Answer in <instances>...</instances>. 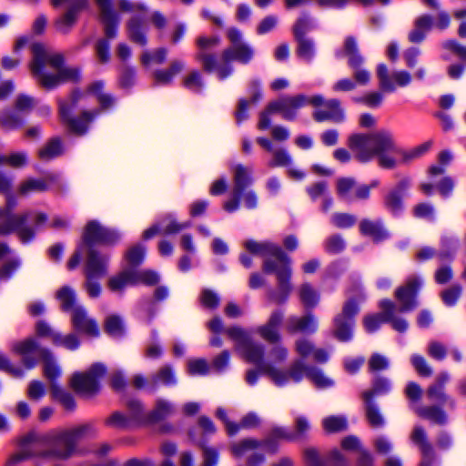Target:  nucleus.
Masks as SVG:
<instances>
[{
  "instance_id": "nucleus-1",
  "label": "nucleus",
  "mask_w": 466,
  "mask_h": 466,
  "mask_svg": "<svg viewBox=\"0 0 466 466\" xmlns=\"http://www.w3.org/2000/svg\"><path fill=\"white\" fill-rule=\"evenodd\" d=\"M347 145L357 160L369 162L377 156L379 165L384 168H394L399 158L407 159L411 156L398 147L392 132L386 128L353 133L348 137Z\"/></svg>"
},
{
  "instance_id": "nucleus-2",
  "label": "nucleus",
  "mask_w": 466,
  "mask_h": 466,
  "mask_svg": "<svg viewBox=\"0 0 466 466\" xmlns=\"http://www.w3.org/2000/svg\"><path fill=\"white\" fill-rule=\"evenodd\" d=\"M33 59L29 65L31 74L37 83L46 88L53 89L66 82H76L80 79V69L64 66V56L41 43L31 45Z\"/></svg>"
},
{
  "instance_id": "nucleus-3",
  "label": "nucleus",
  "mask_w": 466,
  "mask_h": 466,
  "mask_svg": "<svg viewBox=\"0 0 466 466\" xmlns=\"http://www.w3.org/2000/svg\"><path fill=\"white\" fill-rule=\"evenodd\" d=\"M245 248L254 255L264 257V272L276 275L278 287L268 292V299L276 304L285 303L292 291L290 258L271 242L247 240Z\"/></svg>"
},
{
  "instance_id": "nucleus-4",
  "label": "nucleus",
  "mask_w": 466,
  "mask_h": 466,
  "mask_svg": "<svg viewBox=\"0 0 466 466\" xmlns=\"http://www.w3.org/2000/svg\"><path fill=\"white\" fill-rule=\"evenodd\" d=\"M228 336L236 341L237 350L240 351L243 358L251 363L258 366L260 372L268 374L262 369L264 365H271L276 368V363H281L285 361L289 356V350L283 345L275 343L276 345L271 348L268 352V360H264V347L252 341L250 336L246 330L239 327H233L227 330ZM277 369H279L277 367ZM282 370L281 368H279Z\"/></svg>"
},
{
  "instance_id": "nucleus-5",
  "label": "nucleus",
  "mask_w": 466,
  "mask_h": 466,
  "mask_svg": "<svg viewBox=\"0 0 466 466\" xmlns=\"http://www.w3.org/2000/svg\"><path fill=\"white\" fill-rule=\"evenodd\" d=\"M262 369L268 374L270 380L277 386H284L289 380L299 382L304 377L309 379L316 387L321 389L331 387L334 383L321 370L314 366L307 365L300 359L294 360L288 370L277 369L271 365H264Z\"/></svg>"
},
{
  "instance_id": "nucleus-6",
  "label": "nucleus",
  "mask_w": 466,
  "mask_h": 466,
  "mask_svg": "<svg viewBox=\"0 0 466 466\" xmlns=\"http://www.w3.org/2000/svg\"><path fill=\"white\" fill-rule=\"evenodd\" d=\"M227 37L231 43V46L225 49L221 54L219 66L217 67V74L219 79H225L231 75L233 68L231 62L236 60L242 64L248 63L253 57V49L242 42L241 32L235 28H228L227 31Z\"/></svg>"
},
{
  "instance_id": "nucleus-7",
  "label": "nucleus",
  "mask_w": 466,
  "mask_h": 466,
  "mask_svg": "<svg viewBox=\"0 0 466 466\" xmlns=\"http://www.w3.org/2000/svg\"><path fill=\"white\" fill-rule=\"evenodd\" d=\"M96 433L94 426L90 423L83 424L66 431H51L46 439H55V443L61 445L62 448H54L45 453V456H53L58 459H67L71 457L76 448L77 442L88 436Z\"/></svg>"
},
{
  "instance_id": "nucleus-8",
  "label": "nucleus",
  "mask_w": 466,
  "mask_h": 466,
  "mask_svg": "<svg viewBox=\"0 0 466 466\" xmlns=\"http://www.w3.org/2000/svg\"><path fill=\"white\" fill-rule=\"evenodd\" d=\"M106 365L100 362L95 363L86 371L72 375L71 388L84 397H92L99 391V380L106 374Z\"/></svg>"
},
{
  "instance_id": "nucleus-9",
  "label": "nucleus",
  "mask_w": 466,
  "mask_h": 466,
  "mask_svg": "<svg viewBox=\"0 0 466 466\" xmlns=\"http://www.w3.org/2000/svg\"><path fill=\"white\" fill-rule=\"evenodd\" d=\"M31 216L30 212L9 215L0 208V235L15 232L23 243L30 241L35 237V230L25 224Z\"/></svg>"
},
{
  "instance_id": "nucleus-10",
  "label": "nucleus",
  "mask_w": 466,
  "mask_h": 466,
  "mask_svg": "<svg viewBox=\"0 0 466 466\" xmlns=\"http://www.w3.org/2000/svg\"><path fill=\"white\" fill-rule=\"evenodd\" d=\"M108 258L96 250H90L86 260V291L92 298H96L101 292L100 285L94 279L104 277L107 270Z\"/></svg>"
},
{
  "instance_id": "nucleus-11",
  "label": "nucleus",
  "mask_w": 466,
  "mask_h": 466,
  "mask_svg": "<svg viewBox=\"0 0 466 466\" xmlns=\"http://www.w3.org/2000/svg\"><path fill=\"white\" fill-rule=\"evenodd\" d=\"M120 238V234L113 229L103 227L96 220L89 221L83 232L82 236V248H86L87 258L89 257L90 250H95L93 245L96 243L101 244H114Z\"/></svg>"
},
{
  "instance_id": "nucleus-12",
  "label": "nucleus",
  "mask_w": 466,
  "mask_h": 466,
  "mask_svg": "<svg viewBox=\"0 0 466 466\" xmlns=\"http://www.w3.org/2000/svg\"><path fill=\"white\" fill-rule=\"evenodd\" d=\"M251 173L252 170L250 167L240 164L236 165L233 167L234 187L232 198L227 200L223 205V208L227 212L232 213L238 209L242 192L248 186L251 185L252 183Z\"/></svg>"
},
{
  "instance_id": "nucleus-13",
  "label": "nucleus",
  "mask_w": 466,
  "mask_h": 466,
  "mask_svg": "<svg viewBox=\"0 0 466 466\" xmlns=\"http://www.w3.org/2000/svg\"><path fill=\"white\" fill-rule=\"evenodd\" d=\"M308 105V96L298 94L295 96H281L268 106L269 112H278L281 114L286 120H294L297 116V111Z\"/></svg>"
},
{
  "instance_id": "nucleus-14",
  "label": "nucleus",
  "mask_w": 466,
  "mask_h": 466,
  "mask_svg": "<svg viewBox=\"0 0 466 466\" xmlns=\"http://www.w3.org/2000/svg\"><path fill=\"white\" fill-rule=\"evenodd\" d=\"M377 186V181L370 185H358L351 177H339L336 182V192L341 199L352 202L367 199L370 197V189Z\"/></svg>"
},
{
  "instance_id": "nucleus-15",
  "label": "nucleus",
  "mask_w": 466,
  "mask_h": 466,
  "mask_svg": "<svg viewBox=\"0 0 466 466\" xmlns=\"http://www.w3.org/2000/svg\"><path fill=\"white\" fill-rule=\"evenodd\" d=\"M359 311L358 304L353 299H349L342 309V313L334 319V337L340 341H347L352 337V324L351 318Z\"/></svg>"
},
{
  "instance_id": "nucleus-16",
  "label": "nucleus",
  "mask_w": 466,
  "mask_h": 466,
  "mask_svg": "<svg viewBox=\"0 0 466 466\" xmlns=\"http://www.w3.org/2000/svg\"><path fill=\"white\" fill-rule=\"evenodd\" d=\"M219 43L220 38L218 36L201 35L196 40L198 46L196 59L201 63L203 68L208 72H217V67L219 66V60L211 53V50L217 47Z\"/></svg>"
},
{
  "instance_id": "nucleus-17",
  "label": "nucleus",
  "mask_w": 466,
  "mask_h": 466,
  "mask_svg": "<svg viewBox=\"0 0 466 466\" xmlns=\"http://www.w3.org/2000/svg\"><path fill=\"white\" fill-rule=\"evenodd\" d=\"M376 73L380 88L383 92H394L397 86L403 87L411 82V76L409 72L400 70L390 73L384 64L378 65Z\"/></svg>"
},
{
  "instance_id": "nucleus-18",
  "label": "nucleus",
  "mask_w": 466,
  "mask_h": 466,
  "mask_svg": "<svg viewBox=\"0 0 466 466\" xmlns=\"http://www.w3.org/2000/svg\"><path fill=\"white\" fill-rule=\"evenodd\" d=\"M411 186L410 177L400 178L384 196L383 204L387 210L396 215L404 208V198Z\"/></svg>"
},
{
  "instance_id": "nucleus-19",
  "label": "nucleus",
  "mask_w": 466,
  "mask_h": 466,
  "mask_svg": "<svg viewBox=\"0 0 466 466\" xmlns=\"http://www.w3.org/2000/svg\"><path fill=\"white\" fill-rule=\"evenodd\" d=\"M80 95L74 94L73 102L71 106L65 103L60 104V116L62 120L66 123L68 127L75 133L83 134L86 132L87 124L92 121L99 113V110L84 111L79 119L71 118L69 114L72 107L76 105Z\"/></svg>"
},
{
  "instance_id": "nucleus-20",
  "label": "nucleus",
  "mask_w": 466,
  "mask_h": 466,
  "mask_svg": "<svg viewBox=\"0 0 466 466\" xmlns=\"http://www.w3.org/2000/svg\"><path fill=\"white\" fill-rule=\"evenodd\" d=\"M99 10L100 21L104 25L105 35L107 39L116 36V27L119 16L112 7L111 0H95Z\"/></svg>"
},
{
  "instance_id": "nucleus-21",
  "label": "nucleus",
  "mask_w": 466,
  "mask_h": 466,
  "mask_svg": "<svg viewBox=\"0 0 466 466\" xmlns=\"http://www.w3.org/2000/svg\"><path fill=\"white\" fill-rule=\"evenodd\" d=\"M71 321L73 327L79 332L90 337H96L99 334L97 323L87 314V311L82 306H76V308L72 309Z\"/></svg>"
},
{
  "instance_id": "nucleus-22",
  "label": "nucleus",
  "mask_w": 466,
  "mask_h": 466,
  "mask_svg": "<svg viewBox=\"0 0 466 466\" xmlns=\"http://www.w3.org/2000/svg\"><path fill=\"white\" fill-rule=\"evenodd\" d=\"M421 282L417 278L408 280L407 284L396 290V298L400 302V310L406 312L416 307L415 296Z\"/></svg>"
},
{
  "instance_id": "nucleus-23",
  "label": "nucleus",
  "mask_w": 466,
  "mask_h": 466,
  "mask_svg": "<svg viewBox=\"0 0 466 466\" xmlns=\"http://www.w3.org/2000/svg\"><path fill=\"white\" fill-rule=\"evenodd\" d=\"M283 312L281 310H275L269 316L268 321L257 329L260 337L269 342H279L281 336L279 328L283 320Z\"/></svg>"
},
{
  "instance_id": "nucleus-24",
  "label": "nucleus",
  "mask_w": 466,
  "mask_h": 466,
  "mask_svg": "<svg viewBox=\"0 0 466 466\" xmlns=\"http://www.w3.org/2000/svg\"><path fill=\"white\" fill-rule=\"evenodd\" d=\"M14 352L23 356V363L27 369L33 368L35 363V358L33 355H38L41 357V350L34 339H26L22 341L15 342L12 346Z\"/></svg>"
},
{
  "instance_id": "nucleus-25",
  "label": "nucleus",
  "mask_w": 466,
  "mask_h": 466,
  "mask_svg": "<svg viewBox=\"0 0 466 466\" xmlns=\"http://www.w3.org/2000/svg\"><path fill=\"white\" fill-rule=\"evenodd\" d=\"M326 109L317 110L313 114V117L318 122L330 120L334 123H341L345 120V111L341 106L340 101L336 98L327 100L325 103Z\"/></svg>"
},
{
  "instance_id": "nucleus-26",
  "label": "nucleus",
  "mask_w": 466,
  "mask_h": 466,
  "mask_svg": "<svg viewBox=\"0 0 466 466\" xmlns=\"http://www.w3.org/2000/svg\"><path fill=\"white\" fill-rule=\"evenodd\" d=\"M451 375L448 371L440 372L434 379V381L427 389V396L440 403L451 402L453 405L454 401L450 399L445 392V386L450 381Z\"/></svg>"
},
{
  "instance_id": "nucleus-27",
  "label": "nucleus",
  "mask_w": 466,
  "mask_h": 466,
  "mask_svg": "<svg viewBox=\"0 0 466 466\" xmlns=\"http://www.w3.org/2000/svg\"><path fill=\"white\" fill-rule=\"evenodd\" d=\"M410 439L419 447L422 454L423 461L420 466H429L433 461L435 453L432 445L428 441L425 430L420 426H415Z\"/></svg>"
},
{
  "instance_id": "nucleus-28",
  "label": "nucleus",
  "mask_w": 466,
  "mask_h": 466,
  "mask_svg": "<svg viewBox=\"0 0 466 466\" xmlns=\"http://www.w3.org/2000/svg\"><path fill=\"white\" fill-rule=\"evenodd\" d=\"M249 99H240L236 111L238 122H241L248 117V108L257 104L262 97L261 83L258 80H252L249 84Z\"/></svg>"
},
{
  "instance_id": "nucleus-29",
  "label": "nucleus",
  "mask_w": 466,
  "mask_h": 466,
  "mask_svg": "<svg viewBox=\"0 0 466 466\" xmlns=\"http://www.w3.org/2000/svg\"><path fill=\"white\" fill-rule=\"evenodd\" d=\"M318 329V321L312 314L303 317H289L287 320V330L290 333H314Z\"/></svg>"
},
{
  "instance_id": "nucleus-30",
  "label": "nucleus",
  "mask_w": 466,
  "mask_h": 466,
  "mask_svg": "<svg viewBox=\"0 0 466 466\" xmlns=\"http://www.w3.org/2000/svg\"><path fill=\"white\" fill-rule=\"evenodd\" d=\"M86 0H72V6L56 21V29L67 34L76 21L77 12L84 6Z\"/></svg>"
},
{
  "instance_id": "nucleus-31",
  "label": "nucleus",
  "mask_w": 466,
  "mask_h": 466,
  "mask_svg": "<svg viewBox=\"0 0 466 466\" xmlns=\"http://www.w3.org/2000/svg\"><path fill=\"white\" fill-rule=\"evenodd\" d=\"M56 175H49L44 178H28L21 183L19 187L20 195H28L34 192H44L48 189L49 185L56 181Z\"/></svg>"
},
{
  "instance_id": "nucleus-32",
  "label": "nucleus",
  "mask_w": 466,
  "mask_h": 466,
  "mask_svg": "<svg viewBox=\"0 0 466 466\" xmlns=\"http://www.w3.org/2000/svg\"><path fill=\"white\" fill-rule=\"evenodd\" d=\"M341 54L348 57V64L350 67L360 66L364 62V57L359 51L357 41L352 36H348L345 39Z\"/></svg>"
},
{
  "instance_id": "nucleus-33",
  "label": "nucleus",
  "mask_w": 466,
  "mask_h": 466,
  "mask_svg": "<svg viewBox=\"0 0 466 466\" xmlns=\"http://www.w3.org/2000/svg\"><path fill=\"white\" fill-rule=\"evenodd\" d=\"M136 278L133 268L126 269L118 275L112 277L108 281V287L114 292H121L127 286L136 285Z\"/></svg>"
},
{
  "instance_id": "nucleus-34",
  "label": "nucleus",
  "mask_w": 466,
  "mask_h": 466,
  "mask_svg": "<svg viewBox=\"0 0 466 466\" xmlns=\"http://www.w3.org/2000/svg\"><path fill=\"white\" fill-rule=\"evenodd\" d=\"M175 411L174 405L164 399H157L154 409L147 414L150 422H157L172 415Z\"/></svg>"
},
{
  "instance_id": "nucleus-35",
  "label": "nucleus",
  "mask_w": 466,
  "mask_h": 466,
  "mask_svg": "<svg viewBox=\"0 0 466 466\" xmlns=\"http://www.w3.org/2000/svg\"><path fill=\"white\" fill-rule=\"evenodd\" d=\"M380 307L384 310V320L390 322L394 329L403 332L408 329L405 319L395 317V306L390 300L381 301Z\"/></svg>"
},
{
  "instance_id": "nucleus-36",
  "label": "nucleus",
  "mask_w": 466,
  "mask_h": 466,
  "mask_svg": "<svg viewBox=\"0 0 466 466\" xmlns=\"http://www.w3.org/2000/svg\"><path fill=\"white\" fill-rule=\"evenodd\" d=\"M432 25L431 18L429 15H422L415 22L414 29L410 33L409 39L413 43L421 42Z\"/></svg>"
},
{
  "instance_id": "nucleus-37",
  "label": "nucleus",
  "mask_w": 466,
  "mask_h": 466,
  "mask_svg": "<svg viewBox=\"0 0 466 466\" xmlns=\"http://www.w3.org/2000/svg\"><path fill=\"white\" fill-rule=\"evenodd\" d=\"M41 358L44 360L45 376L50 380V385L56 383L55 380L60 377L62 373L60 367L47 350H41Z\"/></svg>"
},
{
  "instance_id": "nucleus-38",
  "label": "nucleus",
  "mask_w": 466,
  "mask_h": 466,
  "mask_svg": "<svg viewBox=\"0 0 466 466\" xmlns=\"http://www.w3.org/2000/svg\"><path fill=\"white\" fill-rule=\"evenodd\" d=\"M177 383V378L174 370L169 365L161 367L151 379L152 389L157 384L165 386H173Z\"/></svg>"
},
{
  "instance_id": "nucleus-39",
  "label": "nucleus",
  "mask_w": 466,
  "mask_h": 466,
  "mask_svg": "<svg viewBox=\"0 0 466 466\" xmlns=\"http://www.w3.org/2000/svg\"><path fill=\"white\" fill-rule=\"evenodd\" d=\"M417 414L437 424H444L447 421L445 411L437 406L420 407L416 410Z\"/></svg>"
},
{
  "instance_id": "nucleus-40",
  "label": "nucleus",
  "mask_w": 466,
  "mask_h": 466,
  "mask_svg": "<svg viewBox=\"0 0 466 466\" xmlns=\"http://www.w3.org/2000/svg\"><path fill=\"white\" fill-rule=\"evenodd\" d=\"M56 299L60 307L64 311L72 312V309L76 308V292L68 286H65L57 290Z\"/></svg>"
},
{
  "instance_id": "nucleus-41",
  "label": "nucleus",
  "mask_w": 466,
  "mask_h": 466,
  "mask_svg": "<svg viewBox=\"0 0 466 466\" xmlns=\"http://www.w3.org/2000/svg\"><path fill=\"white\" fill-rule=\"evenodd\" d=\"M264 441L255 439H244L231 445V452L236 457H242L249 451L258 449Z\"/></svg>"
},
{
  "instance_id": "nucleus-42",
  "label": "nucleus",
  "mask_w": 466,
  "mask_h": 466,
  "mask_svg": "<svg viewBox=\"0 0 466 466\" xmlns=\"http://www.w3.org/2000/svg\"><path fill=\"white\" fill-rule=\"evenodd\" d=\"M127 32L129 38L141 46L147 44V37L142 30V22L137 17H132L127 24Z\"/></svg>"
},
{
  "instance_id": "nucleus-43",
  "label": "nucleus",
  "mask_w": 466,
  "mask_h": 466,
  "mask_svg": "<svg viewBox=\"0 0 466 466\" xmlns=\"http://www.w3.org/2000/svg\"><path fill=\"white\" fill-rule=\"evenodd\" d=\"M322 426L326 432L335 433L347 429V419L343 416H328L322 420Z\"/></svg>"
},
{
  "instance_id": "nucleus-44",
  "label": "nucleus",
  "mask_w": 466,
  "mask_h": 466,
  "mask_svg": "<svg viewBox=\"0 0 466 466\" xmlns=\"http://www.w3.org/2000/svg\"><path fill=\"white\" fill-rule=\"evenodd\" d=\"M360 228L364 235L370 236L377 241L388 236L387 231L380 224L370 220H363L360 225Z\"/></svg>"
},
{
  "instance_id": "nucleus-45",
  "label": "nucleus",
  "mask_w": 466,
  "mask_h": 466,
  "mask_svg": "<svg viewBox=\"0 0 466 466\" xmlns=\"http://www.w3.org/2000/svg\"><path fill=\"white\" fill-rule=\"evenodd\" d=\"M364 401H365L366 417L368 419L369 423L372 427H381L384 424V419H383L379 408L370 400H364Z\"/></svg>"
},
{
  "instance_id": "nucleus-46",
  "label": "nucleus",
  "mask_w": 466,
  "mask_h": 466,
  "mask_svg": "<svg viewBox=\"0 0 466 466\" xmlns=\"http://www.w3.org/2000/svg\"><path fill=\"white\" fill-rule=\"evenodd\" d=\"M51 393L55 399L61 402L65 409L72 410L76 406L74 398L56 383L51 384Z\"/></svg>"
},
{
  "instance_id": "nucleus-47",
  "label": "nucleus",
  "mask_w": 466,
  "mask_h": 466,
  "mask_svg": "<svg viewBox=\"0 0 466 466\" xmlns=\"http://www.w3.org/2000/svg\"><path fill=\"white\" fill-rule=\"evenodd\" d=\"M62 153V147L58 139H52L39 149L38 156L42 160L47 161L58 157Z\"/></svg>"
},
{
  "instance_id": "nucleus-48",
  "label": "nucleus",
  "mask_w": 466,
  "mask_h": 466,
  "mask_svg": "<svg viewBox=\"0 0 466 466\" xmlns=\"http://www.w3.org/2000/svg\"><path fill=\"white\" fill-rule=\"evenodd\" d=\"M299 298L303 305L307 308L315 307L319 302V294L308 283L299 288Z\"/></svg>"
},
{
  "instance_id": "nucleus-49",
  "label": "nucleus",
  "mask_w": 466,
  "mask_h": 466,
  "mask_svg": "<svg viewBox=\"0 0 466 466\" xmlns=\"http://www.w3.org/2000/svg\"><path fill=\"white\" fill-rule=\"evenodd\" d=\"M103 83L98 81L90 85L88 91L96 95L97 101L100 103L101 106L104 109H106L113 105V99L109 95L103 93Z\"/></svg>"
},
{
  "instance_id": "nucleus-50",
  "label": "nucleus",
  "mask_w": 466,
  "mask_h": 466,
  "mask_svg": "<svg viewBox=\"0 0 466 466\" xmlns=\"http://www.w3.org/2000/svg\"><path fill=\"white\" fill-rule=\"evenodd\" d=\"M274 440L293 441L294 436L284 428L277 427L272 429L269 437L264 441V444L270 451H275V448L272 446Z\"/></svg>"
},
{
  "instance_id": "nucleus-51",
  "label": "nucleus",
  "mask_w": 466,
  "mask_h": 466,
  "mask_svg": "<svg viewBox=\"0 0 466 466\" xmlns=\"http://www.w3.org/2000/svg\"><path fill=\"white\" fill-rule=\"evenodd\" d=\"M272 160L269 161L270 167H288L292 163V157L284 148H277L272 151Z\"/></svg>"
},
{
  "instance_id": "nucleus-52",
  "label": "nucleus",
  "mask_w": 466,
  "mask_h": 466,
  "mask_svg": "<svg viewBox=\"0 0 466 466\" xmlns=\"http://www.w3.org/2000/svg\"><path fill=\"white\" fill-rule=\"evenodd\" d=\"M27 163V155L25 152H15L9 156H0V166L8 164L12 167L19 168Z\"/></svg>"
},
{
  "instance_id": "nucleus-53",
  "label": "nucleus",
  "mask_w": 466,
  "mask_h": 466,
  "mask_svg": "<svg viewBox=\"0 0 466 466\" xmlns=\"http://www.w3.org/2000/svg\"><path fill=\"white\" fill-rule=\"evenodd\" d=\"M411 364L417 373L422 377H430L432 375L433 370L426 359L420 355L414 354L410 358Z\"/></svg>"
},
{
  "instance_id": "nucleus-54",
  "label": "nucleus",
  "mask_w": 466,
  "mask_h": 466,
  "mask_svg": "<svg viewBox=\"0 0 466 466\" xmlns=\"http://www.w3.org/2000/svg\"><path fill=\"white\" fill-rule=\"evenodd\" d=\"M390 390V382L386 379H378L370 390L362 393L364 400H372L373 397L383 394Z\"/></svg>"
},
{
  "instance_id": "nucleus-55",
  "label": "nucleus",
  "mask_w": 466,
  "mask_h": 466,
  "mask_svg": "<svg viewBox=\"0 0 466 466\" xmlns=\"http://www.w3.org/2000/svg\"><path fill=\"white\" fill-rule=\"evenodd\" d=\"M161 226H162V234L170 235V234L178 233L179 231L183 230L184 228H188L190 226V223L189 222L178 223L171 217H168L161 221Z\"/></svg>"
},
{
  "instance_id": "nucleus-56",
  "label": "nucleus",
  "mask_w": 466,
  "mask_h": 466,
  "mask_svg": "<svg viewBox=\"0 0 466 466\" xmlns=\"http://www.w3.org/2000/svg\"><path fill=\"white\" fill-rule=\"evenodd\" d=\"M106 331L112 337L121 336L124 331V325L121 318L116 315L107 317L106 320Z\"/></svg>"
},
{
  "instance_id": "nucleus-57",
  "label": "nucleus",
  "mask_w": 466,
  "mask_h": 466,
  "mask_svg": "<svg viewBox=\"0 0 466 466\" xmlns=\"http://www.w3.org/2000/svg\"><path fill=\"white\" fill-rule=\"evenodd\" d=\"M298 46V56L306 60L310 61L314 56V45L313 42L308 38H299L297 39Z\"/></svg>"
},
{
  "instance_id": "nucleus-58",
  "label": "nucleus",
  "mask_w": 466,
  "mask_h": 466,
  "mask_svg": "<svg viewBox=\"0 0 466 466\" xmlns=\"http://www.w3.org/2000/svg\"><path fill=\"white\" fill-rule=\"evenodd\" d=\"M187 370L190 375H206L209 365L205 359H192L187 361Z\"/></svg>"
},
{
  "instance_id": "nucleus-59",
  "label": "nucleus",
  "mask_w": 466,
  "mask_h": 466,
  "mask_svg": "<svg viewBox=\"0 0 466 466\" xmlns=\"http://www.w3.org/2000/svg\"><path fill=\"white\" fill-rule=\"evenodd\" d=\"M315 348V345L307 339H299L295 341V351L301 359L312 356Z\"/></svg>"
},
{
  "instance_id": "nucleus-60",
  "label": "nucleus",
  "mask_w": 466,
  "mask_h": 466,
  "mask_svg": "<svg viewBox=\"0 0 466 466\" xmlns=\"http://www.w3.org/2000/svg\"><path fill=\"white\" fill-rule=\"evenodd\" d=\"M54 344L58 346H64L68 350H76L79 346V339L75 334H68L66 336L54 334Z\"/></svg>"
},
{
  "instance_id": "nucleus-61",
  "label": "nucleus",
  "mask_w": 466,
  "mask_h": 466,
  "mask_svg": "<svg viewBox=\"0 0 466 466\" xmlns=\"http://www.w3.org/2000/svg\"><path fill=\"white\" fill-rule=\"evenodd\" d=\"M167 50L166 48H160L154 53L145 52L142 55L141 60L145 66H148L151 63L162 64L167 57Z\"/></svg>"
},
{
  "instance_id": "nucleus-62",
  "label": "nucleus",
  "mask_w": 466,
  "mask_h": 466,
  "mask_svg": "<svg viewBox=\"0 0 466 466\" xmlns=\"http://www.w3.org/2000/svg\"><path fill=\"white\" fill-rule=\"evenodd\" d=\"M21 118L10 111H4L0 116V125L3 128L10 130L18 127Z\"/></svg>"
},
{
  "instance_id": "nucleus-63",
  "label": "nucleus",
  "mask_w": 466,
  "mask_h": 466,
  "mask_svg": "<svg viewBox=\"0 0 466 466\" xmlns=\"http://www.w3.org/2000/svg\"><path fill=\"white\" fill-rule=\"evenodd\" d=\"M356 221V217L348 213H335L331 218V222L340 228H350L353 226Z\"/></svg>"
},
{
  "instance_id": "nucleus-64",
  "label": "nucleus",
  "mask_w": 466,
  "mask_h": 466,
  "mask_svg": "<svg viewBox=\"0 0 466 466\" xmlns=\"http://www.w3.org/2000/svg\"><path fill=\"white\" fill-rule=\"evenodd\" d=\"M184 86L193 91L198 92L203 87L201 75L198 71H192L184 77Z\"/></svg>"
}]
</instances>
